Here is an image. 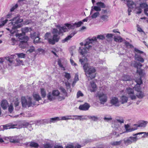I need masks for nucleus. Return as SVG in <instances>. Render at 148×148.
I'll list each match as a JSON object with an SVG mask.
<instances>
[{
  "mask_svg": "<svg viewBox=\"0 0 148 148\" xmlns=\"http://www.w3.org/2000/svg\"><path fill=\"white\" fill-rule=\"evenodd\" d=\"M96 39L95 38H93L92 39H87L84 47L79 48V52L80 54L83 56L82 58L79 60V61L82 64H84H84H86V63L88 61L87 58L86 57H89L87 53H89V50L91 48V43Z\"/></svg>",
  "mask_w": 148,
  "mask_h": 148,
  "instance_id": "obj_1",
  "label": "nucleus"
},
{
  "mask_svg": "<svg viewBox=\"0 0 148 148\" xmlns=\"http://www.w3.org/2000/svg\"><path fill=\"white\" fill-rule=\"evenodd\" d=\"M17 37H18L19 41L20 42L19 46L22 48L25 47L27 45V42L29 40V38L27 36H23L21 34H18Z\"/></svg>",
  "mask_w": 148,
  "mask_h": 148,
  "instance_id": "obj_2",
  "label": "nucleus"
},
{
  "mask_svg": "<svg viewBox=\"0 0 148 148\" xmlns=\"http://www.w3.org/2000/svg\"><path fill=\"white\" fill-rule=\"evenodd\" d=\"M65 26L63 27H61L60 25H57L56 27L59 30L58 34L59 35H62L64 32H65L68 31V29H74V27L73 25V24H71L70 23H66L65 24Z\"/></svg>",
  "mask_w": 148,
  "mask_h": 148,
  "instance_id": "obj_3",
  "label": "nucleus"
},
{
  "mask_svg": "<svg viewBox=\"0 0 148 148\" xmlns=\"http://www.w3.org/2000/svg\"><path fill=\"white\" fill-rule=\"evenodd\" d=\"M32 99L31 97H29L27 96L26 98L25 97H21V103L23 107H26L27 106L29 107L34 105V104L32 103Z\"/></svg>",
  "mask_w": 148,
  "mask_h": 148,
  "instance_id": "obj_4",
  "label": "nucleus"
},
{
  "mask_svg": "<svg viewBox=\"0 0 148 148\" xmlns=\"http://www.w3.org/2000/svg\"><path fill=\"white\" fill-rule=\"evenodd\" d=\"M138 140V138L136 136H130L124 138L123 141L125 145L127 146L132 143L136 142Z\"/></svg>",
  "mask_w": 148,
  "mask_h": 148,
  "instance_id": "obj_5",
  "label": "nucleus"
},
{
  "mask_svg": "<svg viewBox=\"0 0 148 148\" xmlns=\"http://www.w3.org/2000/svg\"><path fill=\"white\" fill-rule=\"evenodd\" d=\"M131 65L137 68V72L138 74H143L144 73V71L140 68H138L139 67H141L143 66L140 62H137L135 61L132 62L131 63Z\"/></svg>",
  "mask_w": 148,
  "mask_h": 148,
  "instance_id": "obj_6",
  "label": "nucleus"
},
{
  "mask_svg": "<svg viewBox=\"0 0 148 148\" xmlns=\"http://www.w3.org/2000/svg\"><path fill=\"white\" fill-rule=\"evenodd\" d=\"M83 68L85 72L91 74L95 73L96 71L95 68L89 65L88 64H85L83 66Z\"/></svg>",
  "mask_w": 148,
  "mask_h": 148,
  "instance_id": "obj_7",
  "label": "nucleus"
},
{
  "mask_svg": "<svg viewBox=\"0 0 148 148\" xmlns=\"http://www.w3.org/2000/svg\"><path fill=\"white\" fill-rule=\"evenodd\" d=\"M97 96L98 98L101 103L103 104L107 101V97L106 94L98 92Z\"/></svg>",
  "mask_w": 148,
  "mask_h": 148,
  "instance_id": "obj_8",
  "label": "nucleus"
},
{
  "mask_svg": "<svg viewBox=\"0 0 148 148\" xmlns=\"http://www.w3.org/2000/svg\"><path fill=\"white\" fill-rule=\"evenodd\" d=\"M127 64L128 63L127 62H122L120 63L117 69L121 71H125L128 68L127 66Z\"/></svg>",
  "mask_w": 148,
  "mask_h": 148,
  "instance_id": "obj_9",
  "label": "nucleus"
},
{
  "mask_svg": "<svg viewBox=\"0 0 148 148\" xmlns=\"http://www.w3.org/2000/svg\"><path fill=\"white\" fill-rule=\"evenodd\" d=\"M136 76L134 80L137 83L139 84H143V81L144 79V75H136Z\"/></svg>",
  "mask_w": 148,
  "mask_h": 148,
  "instance_id": "obj_10",
  "label": "nucleus"
},
{
  "mask_svg": "<svg viewBox=\"0 0 148 148\" xmlns=\"http://www.w3.org/2000/svg\"><path fill=\"white\" fill-rule=\"evenodd\" d=\"M127 5L128 7V15H130V12L132 11V9L135 7L136 5L132 1L130 0L127 2Z\"/></svg>",
  "mask_w": 148,
  "mask_h": 148,
  "instance_id": "obj_11",
  "label": "nucleus"
},
{
  "mask_svg": "<svg viewBox=\"0 0 148 148\" xmlns=\"http://www.w3.org/2000/svg\"><path fill=\"white\" fill-rule=\"evenodd\" d=\"M59 37L56 34H54L53 36L52 39H49V43L52 45H54L56 42L58 41Z\"/></svg>",
  "mask_w": 148,
  "mask_h": 148,
  "instance_id": "obj_12",
  "label": "nucleus"
},
{
  "mask_svg": "<svg viewBox=\"0 0 148 148\" xmlns=\"http://www.w3.org/2000/svg\"><path fill=\"white\" fill-rule=\"evenodd\" d=\"M147 6L148 5L145 3H143L140 4L139 7L136 8V11L137 12L136 13L137 14L141 13L142 12L141 8H148Z\"/></svg>",
  "mask_w": 148,
  "mask_h": 148,
  "instance_id": "obj_13",
  "label": "nucleus"
},
{
  "mask_svg": "<svg viewBox=\"0 0 148 148\" xmlns=\"http://www.w3.org/2000/svg\"><path fill=\"white\" fill-rule=\"evenodd\" d=\"M16 125L12 123H10L1 126V129L2 127L3 129H2V130H4L11 128H14V126Z\"/></svg>",
  "mask_w": 148,
  "mask_h": 148,
  "instance_id": "obj_14",
  "label": "nucleus"
},
{
  "mask_svg": "<svg viewBox=\"0 0 148 148\" xmlns=\"http://www.w3.org/2000/svg\"><path fill=\"white\" fill-rule=\"evenodd\" d=\"M90 105L87 103H85L84 104L80 105L79 108V109L82 110H88L90 107Z\"/></svg>",
  "mask_w": 148,
  "mask_h": 148,
  "instance_id": "obj_15",
  "label": "nucleus"
},
{
  "mask_svg": "<svg viewBox=\"0 0 148 148\" xmlns=\"http://www.w3.org/2000/svg\"><path fill=\"white\" fill-rule=\"evenodd\" d=\"M110 102L111 104L116 106H120L119 101L117 98L115 97L112 98Z\"/></svg>",
  "mask_w": 148,
  "mask_h": 148,
  "instance_id": "obj_16",
  "label": "nucleus"
},
{
  "mask_svg": "<svg viewBox=\"0 0 148 148\" xmlns=\"http://www.w3.org/2000/svg\"><path fill=\"white\" fill-rule=\"evenodd\" d=\"M118 123H119L121 124L123 123V119L122 118L119 119H117L115 121L114 123L112 124V127H115L117 128L118 127V126L116 124Z\"/></svg>",
  "mask_w": 148,
  "mask_h": 148,
  "instance_id": "obj_17",
  "label": "nucleus"
},
{
  "mask_svg": "<svg viewBox=\"0 0 148 148\" xmlns=\"http://www.w3.org/2000/svg\"><path fill=\"white\" fill-rule=\"evenodd\" d=\"M96 84L94 82L91 83V86L88 88V90L91 92L95 91L97 89Z\"/></svg>",
  "mask_w": 148,
  "mask_h": 148,
  "instance_id": "obj_18",
  "label": "nucleus"
},
{
  "mask_svg": "<svg viewBox=\"0 0 148 148\" xmlns=\"http://www.w3.org/2000/svg\"><path fill=\"white\" fill-rule=\"evenodd\" d=\"M72 116H74L75 118H72V119L73 120H79L80 121L83 120H86L87 118H86V116H77L73 115Z\"/></svg>",
  "mask_w": 148,
  "mask_h": 148,
  "instance_id": "obj_19",
  "label": "nucleus"
},
{
  "mask_svg": "<svg viewBox=\"0 0 148 148\" xmlns=\"http://www.w3.org/2000/svg\"><path fill=\"white\" fill-rule=\"evenodd\" d=\"M12 21H13L12 23V24H17L19 23H21L23 21V20L22 19H20L18 17H16L14 18L11 20Z\"/></svg>",
  "mask_w": 148,
  "mask_h": 148,
  "instance_id": "obj_20",
  "label": "nucleus"
},
{
  "mask_svg": "<svg viewBox=\"0 0 148 148\" xmlns=\"http://www.w3.org/2000/svg\"><path fill=\"white\" fill-rule=\"evenodd\" d=\"M8 138L10 139V142L11 143H18L19 141V140L16 136H10Z\"/></svg>",
  "mask_w": 148,
  "mask_h": 148,
  "instance_id": "obj_21",
  "label": "nucleus"
},
{
  "mask_svg": "<svg viewBox=\"0 0 148 148\" xmlns=\"http://www.w3.org/2000/svg\"><path fill=\"white\" fill-rule=\"evenodd\" d=\"M8 104L7 101L5 100H3L2 101L1 103V105L2 108L3 109H6L7 108L8 106Z\"/></svg>",
  "mask_w": 148,
  "mask_h": 148,
  "instance_id": "obj_22",
  "label": "nucleus"
},
{
  "mask_svg": "<svg viewBox=\"0 0 148 148\" xmlns=\"http://www.w3.org/2000/svg\"><path fill=\"white\" fill-rule=\"evenodd\" d=\"M135 59L137 61H138L141 62L143 63L144 62V60L140 56L135 53Z\"/></svg>",
  "mask_w": 148,
  "mask_h": 148,
  "instance_id": "obj_23",
  "label": "nucleus"
},
{
  "mask_svg": "<svg viewBox=\"0 0 148 148\" xmlns=\"http://www.w3.org/2000/svg\"><path fill=\"white\" fill-rule=\"evenodd\" d=\"M47 97L49 100L51 101H53L56 99L55 97L53 95L52 93L51 92H49L47 95Z\"/></svg>",
  "mask_w": 148,
  "mask_h": 148,
  "instance_id": "obj_24",
  "label": "nucleus"
},
{
  "mask_svg": "<svg viewBox=\"0 0 148 148\" xmlns=\"http://www.w3.org/2000/svg\"><path fill=\"white\" fill-rule=\"evenodd\" d=\"M21 26V24H18L14 26L12 28V29L10 30V33L12 34H14L16 32V29L20 28Z\"/></svg>",
  "mask_w": 148,
  "mask_h": 148,
  "instance_id": "obj_25",
  "label": "nucleus"
},
{
  "mask_svg": "<svg viewBox=\"0 0 148 148\" xmlns=\"http://www.w3.org/2000/svg\"><path fill=\"white\" fill-rule=\"evenodd\" d=\"M93 10H95L97 12H98L101 10V9L99 6H92L91 7V10L90 11V13L93 12Z\"/></svg>",
  "mask_w": 148,
  "mask_h": 148,
  "instance_id": "obj_26",
  "label": "nucleus"
},
{
  "mask_svg": "<svg viewBox=\"0 0 148 148\" xmlns=\"http://www.w3.org/2000/svg\"><path fill=\"white\" fill-rule=\"evenodd\" d=\"M147 123L148 122L147 121L143 120L140 123L138 127H145L146 126Z\"/></svg>",
  "mask_w": 148,
  "mask_h": 148,
  "instance_id": "obj_27",
  "label": "nucleus"
},
{
  "mask_svg": "<svg viewBox=\"0 0 148 148\" xmlns=\"http://www.w3.org/2000/svg\"><path fill=\"white\" fill-rule=\"evenodd\" d=\"M100 17L103 21L107 22L108 20L109 16L108 15H101Z\"/></svg>",
  "mask_w": 148,
  "mask_h": 148,
  "instance_id": "obj_28",
  "label": "nucleus"
},
{
  "mask_svg": "<svg viewBox=\"0 0 148 148\" xmlns=\"http://www.w3.org/2000/svg\"><path fill=\"white\" fill-rule=\"evenodd\" d=\"M75 33H72L71 35L66 37L64 39L62 40V42L63 43H64L66 42L69 40L73 36Z\"/></svg>",
  "mask_w": 148,
  "mask_h": 148,
  "instance_id": "obj_29",
  "label": "nucleus"
},
{
  "mask_svg": "<svg viewBox=\"0 0 148 148\" xmlns=\"http://www.w3.org/2000/svg\"><path fill=\"white\" fill-rule=\"evenodd\" d=\"M93 38H96V39L95 40H93V41L91 43L92 44L91 47H92V43H94L95 41L96 42L97 41V38L99 39H101V40H104L105 39V37L104 35H98L97 36V38H96V37H94L91 39H93Z\"/></svg>",
  "mask_w": 148,
  "mask_h": 148,
  "instance_id": "obj_30",
  "label": "nucleus"
},
{
  "mask_svg": "<svg viewBox=\"0 0 148 148\" xmlns=\"http://www.w3.org/2000/svg\"><path fill=\"white\" fill-rule=\"evenodd\" d=\"M72 116L71 115H66L63 116H61L60 118V120H66L72 119Z\"/></svg>",
  "mask_w": 148,
  "mask_h": 148,
  "instance_id": "obj_31",
  "label": "nucleus"
},
{
  "mask_svg": "<svg viewBox=\"0 0 148 148\" xmlns=\"http://www.w3.org/2000/svg\"><path fill=\"white\" fill-rule=\"evenodd\" d=\"M142 134H144V135L143 136H142V137L143 138H146L148 136V132H141L135 134H133V135L134 136H136L138 135H140Z\"/></svg>",
  "mask_w": 148,
  "mask_h": 148,
  "instance_id": "obj_32",
  "label": "nucleus"
},
{
  "mask_svg": "<svg viewBox=\"0 0 148 148\" xmlns=\"http://www.w3.org/2000/svg\"><path fill=\"white\" fill-rule=\"evenodd\" d=\"M122 140H120L119 141H116L112 142L111 145L114 146H117L120 145L122 143Z\"/></svg>",
  "mask_w": 148,
  "mask_h": 148,
  "instance_id": "obj_33",
  "label": "nucleus"
},
{
  "mask_svg": "<svg viewBox=\"0 0 148 148\" xmlns=\"http://www.w3.org/2000/svg\"><path fill=\"white\" fill-rule=\"evenodd\" d=\"M136 95V97L139 99H142L144 96V93L141 91L139 92H138Z\"/></svg>",
  "mask_w": 148,
  "mask_h": 148,
  "instance_id": "obj_34",
  "label": "nucleus"
},
{
  "mask_svg": "<svg viewBox=\"0 0 148 148\" xmlns=\"http://www.w3.org/2000/svg\"><path fill=\"white\" fill-rule=\"evenodd\" d=\"M39 33L38 32H34L33 33H31V37L32 39H34L36 37L39 36Z\"/></svg>",
  "mask_w": 148,
  "mask_h": 148,
  "instance_id": "obj_35",
  "label": "nucleus"
},
{
  "mask_svg": "<svg viewBox=\"0 0 148 148\" xmlns=\"http://www.w3.org/2000/svg\"><path fill=\"white\" fill-rule=\"evenodd\" d=\"M60 120V118L58 117L51 118L50 119L49 123H55L56 121H59Z\"/></svg>",
  "mask_w": 148,
  "mask_h": 148,
  "instance_id": "obj_36",
  "label": "nucleus"
},
{
  "mask_svg": "<svg viewBox=\"0 0 148 148\" xmlns=\"http://www.w3.org/2000/svg\"><path fill=\"white\" fill-rule=\"evenodd\" d=\"M128 97L124 96H122L121 97V102L122 104L126 103L128 100Z\"/></svg>",
  "mask_w": 148,
  "mask_h": 148,
  "instance_id": "obj_37",
  "label": "nucleus"
},
{
  "mask_svg": "<svg viewBox=\"0 0 148 148\" xmlns=\"http://www.w3.org/2000/svg\"><path fill=\"white\" fill-rule=\"evenodd\" d=\"M31 30L32 29L30 28L25 27L22 29V32L24 34L27 33L28 32H30Z\"/></svg>",
  "mask_w": 148,
  "mask_h": 148,
  "instance_id": "obj_38",
  "label": "nucleus"
},
{
  "mask_svg": "<svg viewBox=\"0 0 148 148\" xmlns=\"http://www.w3.org/2000/svg\"><path fill=\"white\" fill-rule=\"evenodd\" d=\"M126 93L128 94V96L134 93V90L130 88H127L126 90Z\"/></svg>",
  "mask_w": 148,
  "mask_h": 148,
  "instance_id": "obj_39",
  "label": "nucleus"
},
{
  "mask_svg": "<svg viewBox=\"0 0 148 148\" xmlns=\"http://www.w3.org/2000/svg\"><path fill=\"white\" fill-rule=\"evenodd\" d=\"M29 146L32 147L36 148L39 146V145L37 143L32 141L30 143Z\"/></svg>",
  "mask_w": 148,
  "mask_h": 148,
  "instance_id": "obj_40",
  "label": "nucleus"
},
{
  "mask_svg": "<svg viewBox=\"0 0 148 148\" xmlns=\"http://www.w3.org/2000/svg\"><path fill=\"white\" fill-rule=\"evenodd\" d=\"M33 97L34 99L37 101H38L39 100L41 99V98L40 96L36 93H34Z\"/></svg>",
  "mask_w": 148,
  "mask_h": 148,
  "instance_id": "obj_41",
  "label": "nucleus"
},
{
  "mask_svg": "<svg viewBox=\"0 0 148 148\" xmlns=\"http://www.w3.org/2000/svg\"><path fill=\"white\" fill-rule=\"evenodd\" d=\"M40 93L43 98H44L46 97V93L45 90L44 88H41L40 89Z\"/></svg>",
  "mask_w": 148,
  "mask_h": 148,
  "instance_id": "obj_42",
  "label": "nucleus"
},
{
  "mask_svg": "<svg viewBox=\"0 0 148 148\" xmlns=\"http://www.w3.org/2000/svg\"><path fill=\"white\" fill-rule=\"evenodd\" d=\"M96 5L97 6H99L101 8H105L106 7L105 5L102 2H98L96 3Z\"/></svg>",
  "mask_w": 148,
  "mask_h": 148,
  "instance_id": "obj_43",
  "label": "nucleus"
},
{
  "mask_svg": "<svg viewBox=\"0 0 148 148\" xmlns=\"http://www.w3.org/2000/svg\"><path fill=\"white\" fill-rule=\"evenodd\" d=\"M141 84H137L134 86V88L135 89V90L137 92H139L141 91V87L140 86V85Z\"/></svg>",
  "mask_w": 148,
  "mask_h": 148,
  "instance_id": "obj_44",
  "label": "nucleus"
},
{
  "mask_svg": "<svg viewBox=\"0 0 148 148\" xmlns=\"http://www.w3.org/2000/svg\"><path fill=\"white\" fill-rule=\"evenodd\" d=\"M83 23L82 21H80L77 23H75L73 24V25L74 28L75 27H80L82 24Z\"/></svg>",
  "mask_w": 148,
  "mask_h": 148,
  "instance_id": "obj_45",
  "label": "nucleus"
},
{
  "mask_svg": "<svg viewBox=\"0 0 148 148\" xmlns=\"http://www.w3.org/2000/svg\"><path fill=\"white\" fill-rule=\"evenodd\" d=\"M114 40L116 42L120 41L121 42L122 41V39L120 36H115L114 37Z\"/></svg>",
  "mask_w": 148,
  "mask_h": 148,
  "instance_id": "obj_46",
  "label": "nucleus"
},
{
  "mask_svg": "<svg viewBox=\"0 0 148 148\" xmlns=\"http://www.w3.org/2000/svg\"><path fill=\"white\" fill-rule=\"evenodd\" d=\"M52 94L55 97L59 96L60 93L59 91L58 90H54L52 91Z\"/></svg>",
  "mask_w": 148,
  "mask_h": 148,
  "instance_id": "obj_47",
  "label": "nucleus"
},
{
  "mask_svg": "<svg viewBox=\"0 0 148 148\" xmlns=\"http://www.w3.org/2000/svg\"><path fill=\"white\" fill-rule=\"evenodd\" d=\"M51 36V34L50 33L47 32L45 35L44 36L45 39V40H47L48 42H49V39H51V38H49Z\"/></svg>",
  "mask_w": 148,
  "mask_h": 148,
  "instance_id": "obj_48",
  "label": "nucleus"
},
{
  "mask_svg": "<svg viewBox=\"0 0 148 148\" xmlns=\"http://www.w3.org/2000/svg\"><path fill=\"white\" fill-rule=\"evenodd\" d=\"M35 49L34 47L33 46H30L29 49L28 50L27 52L28 53H32L35 51Z\"/></svg>",
  "mask_w": 148,
  "mask_h": 148,
  "instance_id": "obj_49",
  "label": "nucleus"
},
{
  "mask_svg": "<svg viewBox=\"0 0 148 148\" xmlns=\"http://www.w3.org/2000/svg\"><path fill=\"white\" fill-rule=\"evenodd\" d=\"M43 146L44 148H52V145L49 143L44 144Z\"/></svg>",
  "mask_w": 148,
  "mask_h": 148,
  "instance_id": "obj_50",
  "label": "nucleus"
},
{
  "mask_svg": "<svg viewBox=\"0 0 148 148\" xmlns=\"http://www.w3.org/2000/svg\"><path fill=\"white\" fill-rule=\"evenodd\" d=\"M18 57V58H24L25 57V54L23 53H17L16 54Z\"/></svg>",
  "mask_w": 148,
  "mask_h": 148,
  "instance_id": "obj_51",
  "label": "nucleus"
},
{
  "mask_svg": "<svg viewBox=\"0 0 148 148\" xmlns=\"http://www.w3.org/2000/svg\"><path fill=\"white\" fill-rule=\"evenodd\" d=\"M60 89L61 90V92H62L64 94V96L66 97H68L67 93L66 90L63 87H60Z\"/></svg>",
  "mask_w": 148,
  "mask_h": 148,
  "instance_id": "obj_52",
  "label": "nucleus"
},
{
  "mask_svg": "<svg viewBox=\"0 0 148 148\" xmlns=\"http://www.w3.org/2000/svg\"><path fill=\"white\" fill-rule=\"evenodd\" d=\"M9 41H10L11 45H14L17 42V40L13 38H10Z\"/></svg>",
  "mask_w": 148,
  "mask_h": 148,
  "instance_id": "obj_53",
  "label": "nucleus"
},
{
  "mask_svg": "<svg viewBox=\"0 0 148 148\" xmlns=\"http://www.w3.org/2000/svg\"><path fill=\"white\" fill-rule=\"evenodd\" d=\"M122 80L123 81H127L130 80V78L128 75H124L122 77Z\"/></svg>",
  "mask_w": 148,
  "mask_h": 148,
  "instance_id": "obj_54",
  "label": "nucleus"
},
{
  "mask_svg": "<svg viewBox=\"0 0 148 148\" xmlns=\"http://www.w3.org/2000/svg\"><path fill=\"white\" fill-rule=\"evenodd\" d=\"M100 15L99 13V12H96L92 14L91 16L92 18H95Z\"/></svg>",
  "mask_w": 148,
  "mask_h": 148,
  "instance_id": "obj_55",
  "label": "nucleus"
},
{
  "mask_svg": "<svg viewBox=\"0 0 148 148\" xmlns=\"http://www.w3.org/2000/svg\"><path fill=\"white\" fill-rule=\"evenodd\" d=\"M129 97L132 100H135L136 99V96L134 94V92L129 95Z\"/></svg>",
  "mask_w": 148,
  "mask_h": 148,
  "instance_id": "obj_56",
  "label": "nucleus"
},
{
  "mask_svg": "<svg viewBox=\"0 0 148 148\" xmlns=\"http://www.w3.org/2000/svg\"><path fill=\"white\" fill-rule=\"evenodd\" d=\"M109 12V11L107 9H102L101 10V15H108V12Z\"/></svg>",
  "mask_w": 148,
  "mask_h": 148,
  "instance_id": "obj_57",
  "label": "nucleus"
},
{
  "mask_svg": "<svg viewBox=\"0 0 148 148\" xmlns=\"http://www.w3.org/2000/svg\"><path fill=\"white\" fill-rule=\"evenodd\" d=\"M88 80H90L95 77V75H86Z\"/></svg>",
  "mask_w": 148,
  "mask_h": 148,
  "instance_id": "obj_58",
  "label": "nucleus"
},
{
  "mask_svg": "<svg viewBox=\"0 0 148 148\" xmlns=\"http://www.w3.org/2000/svg\"><path fill=\"white\" fill-rule=\"evenodd\" d=\"M14 56L11 55L10 57H7L6 58V59L10 63H12L13 62V60L12 59L13 57H14Z\"/></svg>",
  "mask_w": 148,
  "mask_h": 148,
  "instance_id": "obj_59",
  "label": "nucleus"
},
{
  "mask_svg": "<svg viewBox=\"0 0 148 148\" xmlns=\"http://www.w3.org/2000/svg\"><path fill=\"white\" fill-rule=\"evenodd\" d=\"M34 39V42L35 44L39 43L41 42L40 38H39V36L36 37Z\"/></svg>",
  "mask_w": 148,
  "mask_h": 148,
  "instance_id": "obj_60",
  "label": "nucleus"
},
{
  "mask_svg": "<svg viewBox=\"0 0 148 148\" xmlns=\"http://www.w3.org/2000/svg\"><path fill=\"white\" fill-rule=\"evenodd\" d=\"M25 125L26 126V127L30 131H31L33 130L31 124L29 123H25Z\"/></svg>",
  "mask_w": 148,
  "mask_h": 148,
  "instance_id": "obj_61",
  "label": "nucleus"
},
{
  "mask_svg": "<svg viewBox=\"0 0 148 148\" xmlns=\"http://www.w3.org/2000/svg\"><path fill=\"white\" fill-rule=\"evenodd\" d=\"M16 61L17 62L16 64L17 65L22 64L23 63V61L21 60L19 58H16Z\"/></svg>",
  "mask_w": 148,
  "mask_h": 148,
  "instance_id": "obj_62",
  "label": "nucleus"
},
{
  "mask_svg": "<svg viewBox=\"0 0 148 148\" xmlns=\"http://www.w3.org/2000/svg\"><path fill=\"white\" fill-rule=\"evenodd\" d=\"M112 119L111 117L110 116H108L104 118V120L106 121H111Z\"/></svg>",
  "mask_w": 148,
  "mask_h": 148,
  "instance_id": "obj_63",
  "label": "nucleus"
},
{
  "mask_svg": "<svg viewBox=\"0 0 148 148\" xmlns=\"http://www.w3.org/2000/svg\"><path fill=\"white\" fill-rule=\"evenodd\" d=\"M66 148H74V146L73 143L67 144L65 146Z\"/></svg>",
  "mask_w": 148,
  "mask_h": 148,
  "instance_id": "obj_64",
  "label": "nucleus"
}]
</instances>
